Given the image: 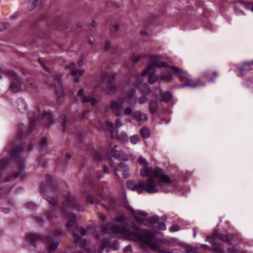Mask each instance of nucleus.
<instances>
[{
	"label": "nucleus",
	"instance_id": "nucleus-1",
	"mask_svg": "<svg viewBox=\"0 0 253 253\" xmlns=\"http://www.w3.org/2000/svg\"><path fill=\"white\" fill-rule=\"evenodd\" d=\"M132 228L134 229L133 231L131 230L127 225L113 226L110 229L111 236L116 237L113 234L124 235L128 240L147 244L159 253H173L172 252L160 249L159 245L153 241L155 238L154 232L149 230H140L135 223L133 224Z\"/></svg>",
	"mask_w": 253,
	"mask_h": 253
},
{
	"label": "nucleus",
	"instance_id": "nucleus-2",
	"mask_svg": "<svg viewBox=\"0 0 253 253\" xmlns=\"http://www.w3.org/2000/svg\"><path fill=\"white\" fill-rule=\"evenodd\" d=\"M70 210L82 211H84V208L76 198L69 195L66 197L65 201L61 207V213L63 217L68 219L66 227L69 232L73 233V236L75 243L83 247L85 246L87 241L81 238L77 233L79 232L83 236L85 235L86 231L82 227L78 226L76 217L69 213Z\"/></svg>",
	"mask_w": 253,
	"mask_h": 253
},
{
	"label": "nucleus",
	"instance_id": "nucleus-3",
	"mask_svg": "<svg viewBox=\"0 0 253 253\" xmlns=\"http://www.w3.org/2000/svg\"><path fill=\"white\" fill-rule=\"evenodd\" d=\"M127 187L139 194L142 193L143 191L148 194H153L158 193L159 191L157 182L152 177L147 178L145 181H139L137 183L131 180L127 181Z\"/></svg>",
	"mask_w": 253,
	"mask_h": 253
},
{
	"label": "nucleus",
	"instance_id": "nucleus-4",
	"mask_svg": "<svg viewBox=\"0 0 253 253\" xmlns=\"http://www.w3.org/2000/svg\"><path fill=\"white\" fill-rule=\"evenodd\" d=\"M24 148L20 147H15L10 151V156L12 159H13L15 162V166L18 167V170L14 172L13 175L9 176L5 180L6 181L11 180L13 178H16L20 177L24 178L26 176L24 172L25 162L21 159L22 152H23Z\"/></svg>",
	"mask_w": 253,
	"mask_h": 253
},
{
	"label": "nucleus",
	"instance_id": "nucleus-5",
	"mask_svg": "<svg viewBox=\"0 0 253 253\" xmlns=\"http://www.w3.org/2000/svg\"><path fill=\"white\" fill-rule=\"evenodd\" d=\"M102 187L100 185L97 186H88L86 190L83 191V194L86 197V202L90 204H99L103 200L102 195Z\"/></svg>",
	"mask_w": 253,
	"mask_h": 253
},
{
	"label": "nucleus",
	"instance_id": "nucleus-6",
	"mask_svg": "<svg viewBox=\"0 0 253 253\" xmlns=\"http://www.w3.org/2000/svg\"><path fill=\"white\" fill-rule=\"evenodd\" d=\"M173 73L176 75L180 79L181 82H184V84L180 85V87H184L188 86L191 88L196 87L202 84L200 81L194 82L190 77L186 71L183 70L178 67L171 66L169 67Z\"/></svg>",
	"mask_w": 253,
	"mask_h": 253
},
{
	"label": "nucleus",
	"instance_id": "nucleus-7",
	"mask_svg": "<svg viewBox=\"0 0 253 253\" xmlns=\"http://www.w3.org/2000/svg\"><path fill=\"white\" fill-rule=\"evenodd\" d=\"M28 116L30 120V127L28 132L29 133L32 131L35 125L44 118L47 121V126L48 127H49V123H52L53 122V116L52 114L49 112L43 111L42 114H41L40 111H39L37 113L34 112H31L29 114Z\"/></svg>",
	"mask_w": 253,
	"mask_h": 253
},
{
	"label": "nucleus",
	"instance_id": "nucleus-8",
	"mask_svg": "<svg viewBox=\"0 0 253 253\" xmlns=\"http://www.w3.org/2000/svg\"><path fill=\"white\" fill-rule=\"evenodd\" d=\"M46 180L47 181L42 184V190L44 193V198L52 206H56L57 204V200L52 197L53 193L55 192L56 189L53 186L51 176L47 175Z\"/></svg>",
	"mask_w": 253,
	"mask_h": 253
},
{
	"label": "nucleus",
	"instance_id": "nucleus-9",
	"mask_svg": "<svg viewBox=\"0 0 253 253\" xmlns=\"http://www.w3.org/2000/svg\"><path fill=\"white\" fill-rule=\"evenodd\" d=\"M126 100L123 98H119L118 100L112 99L109 104L105 107V110H111L118 117L122 115V112L124 109V103Z\"/></svg>",
	"mask_w": 253,
	"mask_h": 253
},
{
	"label": "nucleus",
	"instance_id": "nucleus-10",
	"mask_svg": "<svg viewBox=\"0 0 253 253\" xmlns=\"http://www.w3.org/2000/svg\"><path fill=\"white\" fill-rule=\"evenodd\" d=\"M149 65L142 74V77L147 75L153 69L168 66L167 62L160 61L158 57L156 56H151L149 58Z\"/></svg>",
	"mask_w": 253,
	"mask_h": 253
},
{
	"label": "nucleus",
	"instance_id": "nucleus-11",
	"mask_svg": "<svg viewBox=\"0 0 253 253\" xmlns=\"http://www.w3.org/2000/svg\"><path fill=\"white\" fill-rule=\"evenodd\" d=\"M63 235V233L59 230H56L53 233V236L46 239L45 241L48 253H53L57 248L58 242L53 238L59 237Z\"/></svg>",
	"mask_w": 253,
	"mask_h": 253
},
{
	"label": "nucleus",
	"instance_id": "nucleus-12",
	"mask_svg": "<svg viewBox=\"0 0 253 253\" xmlns=\"http://www.w3.org/2000/svg\"><path fill=\"white\" fill-rule=\"evenodd\" d=\"M127 206L126 207L127 209H128L131 213L133 215L134 218L135 219L136 222L139 224H143L144 225H146V224H148L147 220V214L144 211H134L133 209H132L128 204H127Z\"/></svg>",
	"mask_w": 253,
	"mask_h": 253
},
{
	"label": "nucleus",
	"instance_id": "nucleus-13",
	"mask_svg": "<svg viewBox=\"0 0 253 253\" xmlns=\"http://www.w3.org/2000/svg\"><path fill=\"white\" fill-rule=\"evenodd\" d=\"M52 78L54 79L55 82L57 84H52L55 88L56 89V86H58L59 88L58 89H57V92L59 95L60 98L57 99V101L59 103H61L62 100H60L64 96V87L62 84V76L57 73H55L52 75Z\"/></svg>",
	"mask_w": 253,
	"mask_h": 253
},
{
	"label": "nucleus",
	"instance_id": "nucleus-14",
	"mask_svg": "<svg viewBox=\"0 0 253 253\" xmlns=\"http://www.w3.org/2000/svg\"><path fill=\"white\" fill-rule=\"evenodd\" d=\"M116 146H115L111 151L112 156L116 159L127 161L129 160V156L123 151H119L116 149Z\"/></svg>",
	"mask_w": 253,
	"mask_h": 253
},
{
	"label": "nucleus",
	"instance_id": "nucleus-15",
	"mask_svg": "<svg viewBox=\"0 0 253 253\" xmlns=\"http://www.w3.org/2000/svg\"><path fill=\"white\" fill-rule=\"evenodd\" d=\"M129 168L127 165L125 163H121L117 169H114V171L115 176L118 178L119 180L121 179L120 176L117 173L118 171H120L123 172L124 176L125 178H127L129 174L128 173Z\"/></svg>",
	"mask_w": 253,
	"mask_h": 253
},
{
	"label": "nucleus",
	"instance_id": "nucleus-16",
	"mask_svg": "<svg viewBox=\"0 0 253 253\" xmlns=\"http://www.w3.org/2000/svg\"><path fill=\"white\" fill-rule=\"evenodd\" d=\"M150 88L147 84L143 85L141 90L142 94L137 99V102L139 104L142 105L148 101V98L147 95L150 94Z\"/></svg>",
	"mask_w": 253,
	"mask_h": 253
},
{
	"label": "nucleus",
	"instance_id": "nucleus-17",
	"mask_svg": "<svg viewBox=\"0 0 253 253\" xmlns=\"http://www.w3.org/2000/svg\"><path fill=\"white\" fill-rule=\"evenodd\" d=\"M107 247L112 248L114 250H118L119 248L118 241H115L112 245H110L108 240L106 238H104L102 242L101 246L100 249V253H102L104 249Z\"/></svg>",
	"mask_w": 253,
	"mask_h": 253
},
{
	"label": "nucleus",
	"instance_id": "nucleus-18",
	"mask_svg": "<svg viewBox=\"0 0 253 253\" xmlns=\"http://www.w3.org/2000/svg\"><path fill=\"white\" fill-rule=\"evenodd\" d=\"M42 236L34 233H28L26 236V241L32 244H34L36 242L42 240Z\"/></svg>",
	"mask_w": 253,
	"mask_h": 253
},
{
	"label": "nucleus",
	"instance_id": "nucleus-19",
	"mask_svg": "<svg viewBox=\"0 0 253 253\" xmlns=\"http://www.w3.org/2000/svg\"><path fill=\"white\" fill-rule=\"evenodd\" d=\"M133 117L138 122L146 121L148 119L146 114H143L139 111H136L133 113Z\"/></svg>",
	"mask_w": 253,
	"mask_h": 253
},
{
	"label": "nucleus",
	"instance_id": "nucleus-20",
	"mask_svg": "<svg viewBox=\"0 0 253 253\" xmlns=\"http://www.w3.org/2000/svg\"><path fill=\"white\" fill-rule=\"evenodd\" d=\"M15 108L20 111H23L26 109V105L25 102L22 98L17 99L16 102L14 104Z\"/></svg>",
	"mask_w": 253,
	"mask_h": 253
},
{
	"label": "nucleus",
	"instance_id": "nucleus-21",
	"mask_svg": "<svg viewBox=\"0 0 253 253\" xmlns=\"http://www.w3.org/2000/svg\"><path fill=\"white\" fill-rule=\"evenodd\" d=\"M111 33L115 36H120L121 33V29L119 24H112L110 26Z\"/></svg>",
	"mask_w": 253,
	"mask_h": 253
},
{
	"label": "nucleus",
	"instance_id": "nucleus-22",
	"mask_svg": "<svg viewBox=\"0 0 253 253\" xmlns=\"http://www.w3.org/2000/svg\"><path fill=\"white\" fill-rule=\"evenodd\" d=\"M159 220V217L157 215L152 216L151 217L147 218L148 223V224H146L145 226L148 227H153L155 228V227L156 226Z\"/></svg>",
	"mask_w": 253,
	"mask_h": 253
},
{
	"label": "nucleus",
	"instance_id": "nucleus-23",
	"mask_svg": "<svg viewBox=\"0 0 253 253\" xmlns=\"http://www.w3.org/2000/svg\"><path fill=\"white\" fill-rule=\"evenodd\" d=\"M146 57L147 55L144 52L134 53L131 57V60L133 64H134L138 62L140 59L145 58Z\"/></svg>",
	"mask_w": 253,
	"mask_h": 253
},
{
	"label": "nucleus",
	"instance_id": "nucleus-24",
	"mask_svg": "<svg viewBox=\"0 0 253 253\" xmlns=\"http://www.w3.org/2000/svg\"><path fill=\"white\" fill-rule=\"evenodd\" d=\"M102 82L104 83H111L115 79V75L105 73L102 75Z\"/></svg>",
	"mask_w": 253,
	"mask_h": 253
},
{
	"label": "nucleus",
	"instance_id": "nucleus-25",
	"mask_svg": "<svg viewBox=\"0 0 253 253\" xmlns=\"http://www.w3.org/2000/svg\"><path fill=\"white\" fill-rule=\"evenodd\" d=\"M213 236H216L217 240H220L224 242L230 243L229 237L225 234H221L217 231H215L213 233Z\"/></svg>",
	"mask_w": 253,
	"mask_h": 253
},
{
	"label": "nucleus",
	"instance_id": "nucleus-26",
	"mask_svg": "<svg viewBox=\"0 0 253 253\" xmlns=\"http://www.w3.org/2000/svg\"><path fill=\"white\" fill-rule=\"evenodd\" d=\"M159 77L160 80L166 81H170L172 78V74L169 71H165L162 72Z\"/></svg>",
	"mask_w": 253,
	"mask_h": 253
},
{
	"label": "nucleus",
	"instance_id": "nucleus-27",
	"mask_svg": "<svg viewBox=\"0 0 253 253\" xmlns=\"http://www.w3.org/2000/svg\"><path fill=\"white\" fill-rule=\"evenodd\" d=\"M218 73L216 71H214L212 73V77L209 76V72H205L203 73V76L207 79L208 82L212 83L214 82L215 79L218 77Z\"/></svg>",
	"mask_w": 253,
	"mask_h": 253
},
{
	"label": "nucleus",
	"instance_id": "nucleus-28",
	"mask_svg": "<svg viewBox=\"0 0 253 253\" xmlns=\"http://www.w3.org/2000/svg\"><path fill=\"white\" fill-rule=\"evenodd\" d=\"M151 175H152L155 178H157L160 176L162 173H163V170L160 168H155L153 169L151 168Z\"/></svg>",
	"mask_w": 253,
	"mask_h": 253
},
{
	"label": "nucleus",
	"instance_id": "nucleus-29",
	"mask_svg": "<svg viewBox=\"0 0 253 253\" xmlns=\"http://www.w3.org/2000/svg\"><path fill=\"white\" fill-rule=\"evenodd\" d=\"M141 136L144 138H148L150 136V132L149 129L146 126H143L140 130Z\"/></svg>",
	"mask_w": 253,
	"mask_h": 253
},
{
	"label": "nucleus",
	"instance_id": "nucleus-30",
	"mask_svg": "<svg viewBox=\"0 0 253 253\" xmlns=\"http://www.w3.org/2000/svg\"><path fill=\"white\" fill-rule=\"evenodd\" d=\"M252 65H253V60L252 62L244 63L243 66L239 69L240 73L242 74L245 71H250Z\"/></svg>",
	"mask_w": 253,
	"mask_h": 253
},
{
	"label": "nucleus",
	"instance_id": "nucleus-31",
	"mask_svg": "<svg viewBox=\"0 0 253 253\" xmlns=\"http://www.w3.org/2000/svg\"><path fill=\"white\" fill-rule=\"evenodd\" d=\"M147 74H149L148 83L150 84H153L156 81L160 80L159 77L153 73L149 72Z\"/></svg>",
	"mask_w": 253,
	"mask_h": 253
},
{
	"label": "nucleus",
	"instance_id": "nucleus-32",
	"mask_svg": "<svg viewBox=\"0 0 253 253\" xmlns=\"http://www.w3.org/2000/svg\"><path fill=\"white\" fill-rule=\"evenodd\" d=\"M162 100L163 102H168L172 98V94L170 92L168 91L161 94Z\"/></svg>",
	"mask_w": 253,
	"mask_h": 253
},
{
	"label": "nucleus",
	"instance_id": "nucleus-33",
	"mask_svg": "<svg viewBox=\"0 0 253 253\" xmlns=\"http://www.w3.org/2000/svg\"><path fill=\"white\" fill-rule=\"evenodd\" d=\"M151 168L144 167L141 169L140 174L143 177H146L151 174Z\"/></svg>",
	"mask_w": 253,
	"mask_h": 253
},
{
	"label": "nucleus",
	"instance_id": "nucleus-34",
	"mask_svg": "<svg viewBox=\"0 0 253 253\" xmlns=\"http://www.w3.org/2000/svg\"><path fill=\"white\" fill-rule=\"evenodd\" d=\"M83 102H90L92 106H94L97 103V101L96 99L94 97H87L84 96L83 99Z\"/></svg>",
	"mask_w": 253,
	"mask_h": 253
},
{
	"label": "nucleus",
	"instance_id": "nucleus-35",
	"mask_svg": "<svg viewBox=\"0 0 253 253\" xmlns=\"http://www.w3.org/2000/svg\"><path fill=\"white\" fill-rule=\"evenodd\" d=\"M158 109V104L156 101H151L149 104L150 111L152 114L156 113Z\"/></svg>",
	"mask_w": 253,
	"mask_h": 253
},
{
	"label": "nucleus",
	"instance_id": "nucleus-36",
	"mask_svg": "<svg viewBox=\"0 0 253 253\" xmlns=\"http://www.w3.org/2000/svg\"><path fill=\"white\" fill-rule=\"evenodd\" d=\"M160 181L161 182L165 183H171V179L169 177V176L166 174H164L162 173L160 176L159 177Z\"/></svg>",
	"mask_w": 253,
	"mask_h": 253
},
{
	"label": "nucleus",
	"instance_id": "nucleus-37",
	"mask_svg": "<svg viewBox=\"0 0 253 253\" xmlns=\"http://www.w3.org/2000/svg\"><path fill=\"white\" fill-rule=\"evenodd\" d=\"M209 250L211 251H213L216 253H222L223 252V249L217 244H214L213 247L212 248H208Z\"/></svg>",
	"mask_w": 253,
	"mask_h": 253
},
{
	"label": "nucleus",
	"instance_id": "nucleus-38",
	"mask_svg": "<svg viewBox=\"0 0 253 253\" xmlns=\"http://www.w3.org/2000/svg\"><path fill=\"white\" fill-rule=\"evenodd\" d=\"M140 140V137L138 134H135L130 137V141L132 144H137Z\"/></svg>",
	"mask_w": 253,
	"mask_h": 253
},
{
	"label": "nucleus",
	"instance_id": "nucleus-39",
	"mask_svg": "<svg viewBox=\"0 0 253 253\" xmlns=\"http://www.w3.org/2000/svg\"><path fill=\"white\" fill-rule=\"evenodd\" d=\"M117 90V87L114 85H110L107 89V93L110 95H113Z\"/></svg>",
	"mask_w": 253,
	"mask_h": 253
},
{
	"label": "nucleus",
	"instance_id": "nucleus-40",
	"mask_svg": "<svg viewBox=\"0 0 253 253\" xmlns=\"http://www.w3.org/2000/svg\"><path fill=\"white\" fill-rule=\"evenodd\" d=\"M84 74V71L83 70H73L70 72L71 75H72L73 76H78L79 77H81Z\"/></svg>",
	"mask_w": 253,
	"mask_h": 253
},
{
	"label": "nucleus",
	"instance_id": "nucleus-41",
	"mask_svg": "<svg viewBox=\"0 0 253 253\" xmlns=\"http://www.w3.org/2000/svg\"><path fill=\"white\" fill-rule=\"evenodd\" d=\"M155 229L161 230H165L166 229V225L163 222L159 221L158 222Z\"/></svg>",
	"mask_w": 253,
	"mask_h": 253
},
{
	"label": "nucleus",
	"instance_id": "nucleus-42",
	"mask_svg": "<svg viewBox=\"0 0 253 253\" xmlns=\"http://www.w3.org/2000/svg\"><path fill=\"white\" fill-rule=\"evenodd\" d=\"M47 145V142L46 141V138L43 137L42 138L40 142V147L42 149V151H43L45 149L46 146Z\"/></svg>",
	"mask_w": 253,
	"mask_h": 253
},
{
	"label": "nucleus",
	"instance_id": "nucleus-43",
	"mask_svg": "<svg viewBox=\"0 0 253 253\" xmlns=\"http://www.w3.org/2000/svg\"><path fill=\"white\" fill-rule=\"evenodd\" d=\"M71 157L72 155L70 153H67L62 160V163L63 164L68 163L71 160Z\"/></svg>",
	"mask_w": 253,
	"mask_h": 253
},
{
	"label": "nucleus",
	"instance_id": "nucleus-44",
	"mask_svg": "<svg viewBox=\"0 0 253 253\" xmlns=\"http://www.w3.org/2000/svg\"><path fill=\"white\" fill-rule=\"evenodd\" d=\"M124 114L126 115H130L132 112V109L131 107L127 106L124 110Z\"/></svg>",
	"mask_w": 253,
	"mask_h": 253
},
{
	"label": "nucleus",
	"instance_id": "nucleus-45",
	"mask_svg": "<svg viewBox=\"0 0 253 253\" xmlns=\"http://www.w3.org/2000/svg\"><path fill=\"white\" fill-rule=\"evenodd\" d=\"M135 94V90L134 89H131L128 92H127L126 95L128 97L129 99H131V98Z\"/></svg>",
	"mask_w": 253,
	"mask_h": 253
},
{
	"label": "nucleus",
	"instance_id": "nucleus-46",
	"mask_svg": "<svg viewBox=\"0 0 253 253\" xmlns=\"http://www.w3.org/2000/svg\"><path fill=\"white\" fill-rule=\"evenodd\" d=\"M106 125L107 126L109 127V129L110 131V133L111 134L113 133V127H114V124L111 122L108 121L106 122Z\"/></svg>",
	"mask_w": 253,
	"mask_h": 253
},
{
	"label": "nucleus",
	"instance_id": "nucleus-47",
	"mask_svg": "<svg viewBox=\"0 0 253 253\" xmlns=\"http://www.w3.org/2000/svg\"><path fill=\"white\" fill-rule=\"evenodd\" d=\"M138 161L139 163L144 164L146 166L148 165V163L146 161V159L142 157H139L138 159Z\"/></svg>",
	"mask_w": 253,
	"mask_h": 253
},
{
	"label": "nucleus",
	"instance_id": "nucleus-48",
	"mask_svg": "<svg viewBox=\"0 0 253 253\" xmlns=\"http://www.w3.org/2000/svg\"><path fill=\"white\" fill-rule=\"evenodd\" d=\"M9 24L8 23H0V31H3L7 28Z\"/></svg>",
	"mask_w": 253,
	"mask_h": 253
},
{
	"label": "nucleus",
	"instance_id": "nucleus-49",
	"mask_svg": "<svg viewBox=\"0 0 253 253\" xmlns=\"http://www.w3.org/2000/svg\"><path fill=\"white\" fill-rule=\"evenodd\" d=\"M39 62H40V63L42 66L43 68L45 69V70L47 72H49V73H51V69L47 67V66H46L41 61V59H39Z\"/></svg>",
	"mask_w": 253,
	"mask_h": 253
},
{
	"label": "nucleus",
	"instance_id": "nucleus-50",
	"mask_svg": "<svg viewBox=\"0 0 253 253\" xmlns=\"http://www.w3.org/2000/svg\"><path fill=\"white\" fill-rule=\"evenodd\" d=\"M93 159L96 161H98L99 160H101L102 159V156L100 155L99 153L96 152L95 154V156L93 158Z\"/></svg>",
	"mask_w": 253,
	"mask_h": 253
},
{
	"label": "nucleus",
	"instance_id": "nucleus-51",
	"mask_svg": "<svg viewBox=\"0 0 253 253\" xmlns=\"http://www.w3.org/2000/svg\"><path fill=\"white\" fill-rule=\"evenodd\" d=\"M207 240L210 241V242H216V241H217V239H216V236H213L212 235V237H209V236H208L207 237Z\"/></svg>",
	"mask_w": 253,
	"mask_h": 253
},
{
	"label": "nucleus",
	"instance_id": "nucleus-52",
	"mask_svg": "<svg viewBox=\"0 0 253 253\" xmlns=\"http://www.w3.org/2000/svg\"><path fill=\"white\" fill-rule=\"evenodd\" d=\"M180 230L179 226L177 224H174L171 227V230L174 232L178 231Z\"/></svg>",
	"mask_w": 253,
	"mask_h": 253
},
{
	"label": "nucleus",
	"instance_id": "nucleus-53",
	"mask_svg": "<svg viewBox=\"0 0 253 253\" xmlns=\"http://www.w3.org/2000/svg\"><path fill=\"white\" fill-rule=\"evenodd\" d=\"M125 217L123 216H120L116 217L114 218V220L119 222H122L124 220Z\"/></svg>",
	"mask_w": 253,
	"mask_h": 253
},
{
	"label": "nucleus",
	"instance_id": "nucleus-54",
	"mask_svg": "<svg viewBox=\"0 0 253 253\" xmlns=\"http://www.w3.org/2000/svg\"><path fill=\"white\" fill-rule=\"evenodd\" d=\"M110 47H111V44H110V42L108 41H106L105 43V49L106 50H108L110 48Z\"/></svg>",
	"mask_w": 253,
	"mask_h": 253
},
{
	"label": "nucleus",
	"instance_id": "nucleus-55",
	"mask_svg": "<svg viewBox=\"0 0 253 253\" xmlns=\"http://www.w3.org/2000/svg\"><path fill=\"white\" fill-rule=\"evenodd\" d=\"M38 0H34L33 2L32 3V6L31 9H33L36 8Z\"/></svg>",
	"mask_w": 253,
	"mask_h": 253
},
{
	"label": "nucleus",
	"instance_id": "nucleus-56",
	"mask_svg": "<svg viewBox=\"0 0 253 253\" xmlns=\"http://www.w3.org/2000/svg\"><path fill=\"white\" fill-rule=\"evenodd\" d=\"M61 119L63 120V126L64 128H65V124H66V118L65 115H62L61 116Z\"/></svg>",
	"mask_w": 253,
	"mask_h": 253
},
{
	"label": "nucleus",
	"instance_id": "nucleus-57",
	"mask_svg": "<svg viewBox=\"0 0 253 253\" xmlns=\"http://www.w3.org/2000/svg\"><path fill=\"white\" fill-rule=\"evenodd\" d=\"M75 63L74 62L71 63L70 64L68 65L66 67L67 68L69 69H74L75 68Z\"/></svg>",
	"mask_w": 253,
	"mask_h": 253
},
{
	"label": "nucleus",
	"instance_id": "nucleus-58",
	"mask_svg": "<svg viewBox=\"0 0 253 253\" xmlns=\"http://www.w3.org/2000/svg\"><path fill=\"white\" fill-rule=\"evenodd\" d=\"M142 82V80L141 79H139L138 80H137L135 82V85L136 86V87H138L140 84H141Z\"/></svg>",
	"mask_w": 253,
	"mask_h": 253
},
{
	"label": "nucleus",
	"instance_id": "nucleus-59",
	"mask_svg": "<svg viewBox=\"0 0 253 253\" xmlns=\"http://www.w3.org/2000/svg\"><path fill=\"white\" fill-rule=\"evenodd\" d=\"M109 205V208H114L115 205V202L113 200H110Z\"/></svg>",
	"mask_w": 253,
	"mask_h": 253
},
{
	"label": "nucleus",
	"instance_id": "nucleus-60",
	"mask_svg": "<svg viewBox=\"0 0 253 253\" xmlns=\"http://www.w3.org/2000/svg\"><path fill=\"white\" fill-rule=\"evenodd\" d=\"M84 89L83 88L80 89L78 92V95L80 96L83 95L84 94Z\"/></svg>",
	"mask_w": 253,
	"mask_h": 253
},
{
	"label": "nucleus",
	"instance_id": "nucleus-61",
	"mask_svg": "<svg viewBox=\"0 0 253 253\" xmlns=\"http://www.w3.org/2000/svg\"><path fill=\"white\" fill-rule=\"evenodd\" d=\"M186 252L187 253H194V252H196L195 250H192V249H187L186 250Z\"/></svg>",
	"mask_w": 253,
	"mask_h": 253
},
{
	"label": "nucleus",
	"instance_id": "nucleus-62",
	"mask_svg": "<svg viewBox=\"0 0 253 253\" xmlns=\"http://www.w3.org/2000/svg\"><path fill=\"white\" fill-rule=\"evenodd\" d=\"M88 110H86L84 112L83 114V118L84 119L85 118V116L88 114Z\"/></svg>",
	"mask_w": 253,
	"mask_h": 253
},
{
	"label": "nucleus",
	"instance_id": "nucleus-63",
	"mask_svg": "<svg viewBox=\"0 0 253 253\" xmlns=\"http://www.w3.org/2000/svg\"><path fill=\"white\" fill-rule=\"evenodd\" d=\"M104 172L105 173H108L109 172V169H108V168L107 166H104Z\"/></svg>",
	"mask_w": 253,
	"mask_h": 253
},
{
	"label": "nucleus",
	"instance_id": "nucleus-64",
	"mask_svg": "<svg viewBox=\"0 0 253 253\" xmlns=\"http://www.w3.org/2000/svg\"><path fill=\"white\" fill-rule=\"evenodd\" d=\"M100 218L102 221H104L106 219V216L104 215H101Z\"/></svg>",
	"mask_w": 253,
	"mask_h": 253
}]
</instances>
